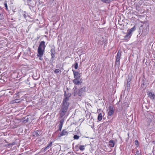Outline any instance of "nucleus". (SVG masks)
I'll list each match as a JSON object with an SVG mask.
<instances>
[{"label": "nucleus", "mask_w": 155, "mask_h": 155, "mask_svg": "<svg viewBox=\"0 0 155 155\" xmlns=\"http://www.w3.org/2000/svg\"><path fill=\"white\" fill-rule=\"evenodd\" d=\"M10 145H11V143H9L8 144L5 145V146H7Z\"/></svg>", "instance_id": "obj_30"}, {"label": "nucleus", "mask_w": 155, "mask_h": 155, "mask_svg": "<svg viewBox=\"0 0 155 155\" xmlns=\"http://www.w3.org/2000/svg\"><path fill=\"white\" fill-rule=\"evenodd\" d=\"M4 19V16L3 15L0 14V19L2 20Z\"/></svg>", "instance_id": "obj_27"}, {"label": "nucleus", "mask_w": 155, "mask_h": 155, "mask_svg": "<svg viewBox=\"0 0 155 155\" xmlns=\"http://www.w3.org/2000/svg\"><path fill=\"white\" fill-rule=\"evenodd\" d=\"M101 0L104 3H108L110 2V1H111L112 0Z\"/></svg>", "instance_id": "obj_18"}, {"label": "nucleus", "mask_w": 155, "mask_h": 155, "mask_svg": "<svg viewBox=\"0 0 155 155\" xmlns=\"http://www.w3.org/2000/svg\"><path fill=\"white\" fill-rule=\"evenodd\" d=\"M20 102V101L19 99H16L11 101L10 103L11 104H14L15 103H19Z\"/></svg>", "instance_id": "obj_15"}, {"label": "nucleus", "mask_w": 155, "mask_h": 155, "mask_svg": "<svg viewBox=\"0 0 155 155\" xmlns=\"http://www.w3.org/2000/svg\"><path fill=\"white\" fill-rule=\"evenodd\" d=\"M135 30V27L134 26L132 28L128 29L127 30V33L126 35L124 37L126 39L129 38L131 36L132 32Z\"/></svg>", "instance_id": "obj_2"}, {"label": "nucleus", "mask_w": 155, "mask_h": 155, "mask_svg": "<svg viewBox=\"0 0 155 155\" xmlns=\"http://www.w3.org/2000/svg\"><path fill=\"white\" fill-rule=\"evenodd\" d=\"M51 54H55V51L54 49L52 48L51 50Z\"/></svg>", "instance_id": "obj_21"}, {"label": "nucleus", "mask_w": 155, "mask_h": 155, "mask_svg": "<svg viewBox=\"0 0 155 155\" xmlns=\"http://www.w3.org/2000/svg\"><path fill=\"white\" fill-rule=\"evenodd\" d=\"M54 72L55 74H58L59 72L60 73L61 72V71L59 69H56L54 70Z\"/></svg>", "instance_id": "obj_19"}, {"label": "nucleus", "mask_w": 155, "mask_h": 155, "mask_svg": "<svg viewBox=\"0 0 155 155\" xmlns=\"http://www.w3.org/2000/svg\"><path fill=\"white\" fill-rule=\"evenodd\" d=\"M114 110L112 106L109 107V111L108 113V116H111L114 113Z\"/></svg>", "instance_id": "obj_6"}, {"label": "nucleus", "mask_w": 155, "mask_h": 155, "mask_svg": "<svg viewBox=\"0 0 155 155\" xmlns=\"http://www.w3.org/2000/svg\"><path fill=\"white\" fill-rule=\"evenodd\" d=\"M15 142H13L12 143H11V145H15Z\"/></svg>", "instance_id": "obj_32"}, {"label": "nucleus", "mask_w": 155, "mask_h": 155, "mask_svg": "<svg viewBox=\"0 0 155 155\" xmlns=\"http://www.w3.org/2000/svg\"><path fill=\"white\" fill-rule=\"evenodd\" d=\"M73 72L74 77V78H80V74L78 71H76L74 70H72Z\"/></svg>", "instance_id": "obj_11"}, {"label": "nucleus", "mask_w": 155, "mask_h": 155, "mask_svg": "<svg viewBox=\"0 0 155 155\" xmlns=\"http://www.w3.org/2000/svg\"><path fill=\"white\" fill-rule=\"evenodd\" d=\"M40 132L39 131L36 130L35 131H34L33 133V136L35 137H38L40 136Z\"/></svg>", "instance_id": "obj_13"}, {"label": "nucleus", "mask_w": 155, "mask_h": 155, "mask_svg": "<svg viewBox=\"0 0 155 155\" xmlns=\"http://www.w3.org/2000/svg\"><path fill=\"white\" fill-rule=\"evenodd\" d=\"M38 57H40L39 58V59L40 60H42V58H41V57L42 56H37Z\"/></svg>", "instance_id": "obj_31"}, {"label": "nucleus", "mask_w": 155, "mask_h": 155, "mask_svg": "<svg viewBox=\"0 0 155 155\" xmlns=\"http://www.w3.org/2000/svg\"><path fill=\"white\" fill-rule=\"evenodd\" d=\"M121 51L120 50H119L117 53L116 57V64H119L120 63V60L121 56Z\"/></svg>", "instance_id": "obj_3"}, {"label": "nucleus", "mask_w": 155, "mask_h": 155, "mask_svg": "<svg viewBox=\"0 0 155 155\" xmlns=\"http://www.w3.org/2000/svg\"><path fill=\"white\" fill-rule=\"evenodd\" d=\"M64 120L63 119H62L60 121V123L59 125V130L60 131H61L62 126L63 124Z\"/></svg>", "instance_id": "obj_12"}, {"label": "nucleus", "mask_w": 155, "mask_h": 155, "mask_svg": "<svg viewBox=\"0 0 155 155\" xmlns=\"http://www.w3.org/2000/svg\"><path fill=\"white\" fill-rule=\"evenodd\" d=\"M153 143H154H154H155V141H153Z\"/></svg>", "instance_id": "obj_33"}, {"label": "nucleus", "mask_w": 155, "mask_h": 155, "mask_svg": "<svg viewBox=\"0 0 155 155\" xmlns=\"http://www.w3.org/2000/svg\"><path fill=\"white\" fill-rule=\"evenodd\" d=\"M54 54H51L52 58H53L54 57Z\"/></svg>", "instance_id": "obj_29"}, {"label": "nucleus", "mask_w": 155, "mask_h": 155, "mask_svg": "<svg viewBox=\"0 0 155 155\" xmlns=\"http://www.w3.org/2000/svg\"><path fill=\"white\" fill-rule=\"evenodd\" d=\"M70 96V94H64V98L61 104V110L60 115L61 117L63 116L67 111L68 107L70 104L68 101Z\"/></svg>", "instance_id": "obj_1"}, {"label": "nucleus", "mask_w": 155, "mask_h": 155, "mask_svg": "<svg viewBox=\"0 0 155 155\" xmlns=\"http://www.w3.org/2000/svg\"><path fill=\"white\" fill-rule=\"evenodd\" d=\"M128 82H127V84H128Z\"/></svg>", "instance_id": "obj_35"}, {"label": "nucleus", "mask_w": 155, "mask_h": 155, "mask_svg": "<svg viewBox=\"0 0 155 155\" xmlns=\"http://www.w3.org/2000/svg\"><path fill=\"white\" fill-rule=\"evenodd\" d=\"M85 87H83L79 91L78 93V95L80 96H82L83 94V93L85 92Z\"/></svg>", "instance_id": "obj_10"}, {"label": "nucleus", "mask_w": 155, "mask_h": 155, "mask_svg": "<svg viewBox=\"0 0 155 155\" xmlns=\"http://www.w3.org/2000/svg\"><path fill=\"white\" fill-rule=\"evenodd\" d=\"M52 142H50V143L47 145V146H48V147H51L52 145Z\"/></svg>", "instance_id": "obj_28"}, {"label": "nucleus", "mask_w": 155, "mask_h": 155, "mask_svg": "<svg viewBox=\"0 0 155 155\" xmlns=\"http://www.w3.org/2000/svg\"><path fill=\"white\" fill-rule=\"evenodd\" d=\"M102 115L101 113H100L98 114L97 117V119L99 121H101L102 118Z\"/></svg>", "instance_id": "obj_16"}, {"label": "nucleus", "mask_w": 155, "mask_h": 155, "mask_svg": "<svg viewBox=\"0 0 155 155\" xmlns=\"http://www.w3.org/2000/svg\"><path fill=\"white\" fill-rule=\"evenodd\" d=\"M45 51V49L38 48V54L37 55V56H42L44 52Z\"/></svg>", "instance_id": "obj_7"}, {"label": "nucleus", "mask_w": 155, "mask_h": 155, "mask_svg": "<svg viewBox=\"0 0 155 155\" xmlns=\"http://www.w3.org/2000/svg\"><path fill=\"white\" fill-rule=\"evenodd\" d=\"M49 148V147H48V146H47V147L45 148H42V149H44V151H46L47 149H48Z\"/></svg>", "instance_id": "obj_26"}, {"label": "nucleus", "mask_w": 155, "mask_h": 155, "mask_svg": "<svg viewBox=\"0 0 155 155\" xmlns=\"http://www.w3.org/2000/svg\"><path fill=\"white\" fill-rule=\"evenodd\" d=\"M84 146L80 145L79 147V149L81 151H83L85 149Z\"/></svg>", "instance_id": "obj_17"}, {"label": "nucleus", "mask_w": 155, "mask_h": 155, "mask_svg": "<svg viewBox=\"0 0 155 155\" xmlns=\"http://www.w3.org/2000/svg\"><path fill=\"white\" fill-rule=\"evenodd\" d=\"M68 134V132L65 130H63L61 132H60L59 135L58 137H60L62 136L67 135Z\"/></svg>", "instance_id": "obj_5"}, {"label": "nucleus", "mask_w": 155, "mask_h": 155, "mask_svg": "<svg viewBox=\"0 0 155 155\" xmlns=\"http://www.w3.org/2000/svg\"><path fill=\"white\" fill-rule=\"evenodd\" d=\"M78 64L77 62H75L74 65V68L75 69H78Z\"/></svg>", "instance_id": "obj_20"}, {"label": "nucleus", "mask_w": 155, "mask_h": 155, "mask_svg": "<svg viewBox=\"0 0 155 155\" xmlns=\"http://www.w3.org/2000/svg\"><path fill=\"white\" fill-rule=\"evenodd\" d=\"M4 5L6 8V9L7 10H8V6L6 1H5V2L4 3Z\"/></svg>", "instance_id": "obj_24"}, {"label": "nucleus", "mask_w": 155, "mask_h": 155, "mask_svg": "<svg viewBox=\"0 0 155 155\" xmlns=\"http://www.w3.org/2000/svg\"><path fill=\"white\" fill-rule=\"evenodd\" d=\"M45 42L44 41H41L39 45L38 48L45 49Z\"/></svg>", "instance_id": "obj_9"}, {"label": "nucleus", "mask_w": 155, "mask_h": 155, "mask_svg": "<svg viewBox=\"0 0 155 155\" xmlns=\"http://www.w3.org/2000/svg\"><path fill=\"white\" fill-rule=\"evenodd\" d=\"M147 94L151 99L154 100L155 99V95L152 92L148 91L147 92Z\"/></svg>", "instance_id": "obj_8"}, {"label": "nucleus", "mask_w": 155, "mask_h": 155, "mask_svg": "<svg viewBox=\"0 0 155 155\" xmlns=\"http://www.w3.org/2000/svg\"><path fill=\"white\" fill-rule=\"evenodd\" d=\"M73 83L75 85H80L81 84L82 82L80 78H75L73 81Z\"/></svg>", "instance_id": "obj_4"}, {"label": "nucleus", "mask_w": 155, "mask_h": 155, "mask_svg": "<svg viewBox=\"0 0 155 155\" xmlns=\"http://www.w3.org/2000/svg\"><path fill=\"white\" fill-rule=\"evenodd\" d=\"M79 138V137L77 135H75L74 136V139L78 140Z\"/></svg>", "instance_id": "obj_22"}, {"label": "nucleus", "mask_w": 155, "mask_h": 155, "mask_svg": "<svg viewBox=\"0 0 155 155\" xmlns=\"http://www.w3.org/2000/svg\"><path fill=\"white\" fill-rule=\"evenodd\" d=\"M115 144V142L113 140H110L109 141V145L110 147H113Z\"/></svg>", "instance_id": "obj_14"}, {"label": "nucleus", "mask_w": 155, "mask_h": 155, "mask_svg": "<svg viewBox=\"0 0 155 155\" xmlns=\"http://www.w3.org/2000/svg\"><path fill=\"white\" fill-rule=\"evenodd\" d=\"M128 82H127V84H128Z\"/></svg>", "instance_id": "obj_36"}, {"label": "nucleus", "mask_w": 155, "mask_h": 155, "mask_svg": "<svg viewBox=\"0 0 155 155\" xmlns=\"http://www.w3.org/2000/svg\"><path fill=\"white\" fill-rule=\"evenodd\" d=\"M135 144L137 147L138 146V142L137 140H136L135 141Z\"/></svg>", "instance_id": "obj_23"}, {"label": "nucleus", "mask_w": 155, "mask_h": 155, "mask_svg": "<svg viewBox=\"0 0 155 155\" xmlns=\"http://www.w3.org/2000/svg\"><path fill=\"white\" fill-rule=\"evenodd\" d=\"M79 146L78 145H76L74 147V149L76 150H78L79 149Z\"/></svg>", "instance_id": "obj_25"}, {"label": "nucleus", "mask_w": 155, "mask_h": 155, "mask_svg": "<svg viewBox=\"0 0 155 155\" xmlns=\"http://www.w3.org/2000/svg\"><path fill=\"white\" fill-rule=\"evenodd\" d=\"M128 82H127V84H128Z\"/></svg>", "instance_id": "obj_34"}]
</instances>
